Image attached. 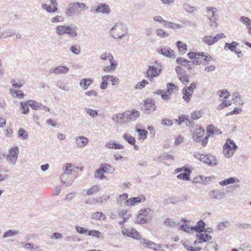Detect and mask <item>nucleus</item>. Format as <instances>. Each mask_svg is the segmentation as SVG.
Returning <instances> with one entry per match:
<instances>
[{
	"label": "nucleus",
	"instance_id": "ea45409f",
	"mask_svg": "<svg viewBox=\"0 0 251 251\" xmlns=\"http://www.w3.org/2000/svg\"><path fill=\"white\" fill-rule=\"evenodd\" d=\"M18 136L22 140H27L28 138V133L24 128H20L18 132Z\"/></svg>",
	"mask_w": 251,
	"mask_h": 251
},
{
	"label": "nucleus",
	"instance_id": "5701e85b",
	"mask_svg": "<svg viewBox=\"0 0 251 251\" xmlns=\"http://www.w3.org/2000/svg\"><path fill=\"white\" fill-rule=\"evenodd\" d=\"M209 194L212 198L217 200H221L224 198L225 196L224 193L217 189L210 191Z\"/></svg>",
	"mask_w": 251,
	"mask_h": 251
},
{
	"label": "nucleus",
	"instance_id": "b1692460",
	"mask_svg": "<svg viewBox=\"0 0 251 251\" xmlns=\"http://www.w3.org/2000/svg\"><path fill=\"white\" fill-rule=\"evenodd\" d=\"M119 216L123 219V220L119 222V224L120 225H123L129 219L130 215L128 213L126 210H123L119 212Z\"/></svg>",
	"mask_w": 251,
	"mask_h": 251
},
{
	"label": "nucleus",
	"instance_id": "f3484780",
	"mask_svg": "<svg viewBox=\"0 0 251 251\" xmlns=\"http://www.w3.org/2000/svg\"><path fill=\"white\" fill-rule=\"evenodd\" d=\"M201 161L211 166H214L217 164V160L215 156L211 154H204Z\"/></svg>",
	"mask_w": 251,
	"mask_h": 251
},
{
	"label": "nucleus",
	"instance_id": "bb28decb",
	"mask_svg": "<svg viewBox=\"0 0 251 251\" xmlns=\"http://www.w3.org/2000/svg\"><path fill=\"white\" fill-rule=\"evenodd\" d=\"M140 243L143 246L153 249L154 251H155V249L158 245V244H156L153 242L147 240L144 238L141 239Z\"/></svg>",
	"mask_w": 251,
	"mask_h": 251
},
{
	"label": "nucleus",
	"instance_id": "f8f14e48",
	"mask_svg": "<svg viewBox=\"0 0 251 251\" xmlns=\"http://www.w3.org/2000/svg\"><path fill=\"white\" fill-rule=\"evenodd\" d=\"M75 144L78 148H83L86 146L89 143V139L84 136H78L74 138Z\"/></svg>",
	"mask_w": 251,
	"mask_h": 251
},
{
	"label": "nucleus",
	"instance_id": "a19ab883",
	"mask_svg": "<svg viewBox=\"0 0 251 251\" xmlns=\"http://www.w3.org/2000/svg\"><path fill=\"white\" fill-rule=\"evenodd\" d=\"M91 218L96 220H104L105 218V216L101 212H96L91 215Z\"/></svg>",
	"mask_w": 251,
	"mask_h": 251
},
{
	"label": "nucleus",
	"instance_id": "de8ad7c7",
	"mask_svg": "<svg viewBox=\"0 0 251 251\" xmlns=\"http://www.w3.org/2000/svg\"><path fill=\"white\" fill-rule=\"evenodd\" d=\"M202 41L205 44L209 46H211L214 44L213 37L211 35L204 36L202 38Z\"/></svg>",
	"mask_w": 251,
	"mask_h": 251
},
{
	"label": "nucleus",
	"instance_id": "774afa93",
	"mask_svg": "<svg viewBox=\"0 0 251 251\" xmlns=\"http://www.w3.org/2000/svg\"><path fill=\"white\" fill-rule=\"evenodd\" d=\"M239 251H251V245L247 243L242 244L240 246Z\"/></svg>",
	"mask_w": 251,
	"mask_h": 251
},
{
	"label": "nucleus",
	"instance_id": "7c9ffc66",
	"mask_svg": "<svg viewBox=\"0 0 251 251\" xmlns=\"http://www.w3.org/2000/svg\"><path fill=\"white\" fill-rule=\"evenodd\" d=\"M68 25H57L55 28V33L59 36L66 34Z\"/></svg>",
	"mask_w": 251,
	"mask_h": 251
},
{
	"label": "nucleus",
	"instance_id": "473e14b6",
	"mask_svg": "<svg viewBox=\"0 0 251 251\" xmlns=\"http://www.w3.org/2000/svg\"><path fill=\"white\" fill-rule=\"evenodd\" d=\"M205 226V224L204 222L201 220H200L197 223L196 226H193V230H195L200 233H201L204 231Z\"/></svg>",
	"mask_w": 251,
	"mask_h": 251
},
{
	"label": "nucleus",
	"instance_id": "a18cd8bd",
	"mask_svg": "<svg viewBox=\"0 0 251 251\" xmlns=\"http://www.w3.org/2000/svg\"><path fill=\"white\" fill-rule=\"evenodd\" d=\"M191 170L185 172L177 175V178L179 179L189 180L190 179V175L191 174Z\"/></svg>",
	"mask_w": 251,
	"mask_h": 251
},
{
	"label": "nucleus",
	"instance_id": "ddd939ff",
	"mask_svg": "<svg viewBox=\"0 0 251 251\" xmlns=\"http://www.w3.org/2000/svg\"><path fill=\"white\" fill-rule=\"evenodd\" d=\"M161 72V70L154 66L150 65L147 71V76L150 79L158 76Z\"/></svg>",
	"mask_w": 251,
	"mask_h": 251
},
{
	"label": "nucleus",
	"instance_id": "a878e982",
	"mask_svg": "<svg viewBox=\"0 0 251 251\" xmlns=\"http://www.w3.org/2000/svg\"><path fill=\"white\" fill-rule=\"evenodd\" d=\"M76 29L77 27L76 26L68 25L66 34L72 38L76 37L78 35Z\"/></svg>",
	"mask_w": 251,
	"mask_h": 251
},
{
	"label": "nucleus",
	"instance_id": "2f4dec72",
	"mask_svg": "<svg viewBox=\"0 0 251 251\" xmlns=\"http://www.w3.org/2000/svg\"><path fill=\"white\" fill-rule=\"evenodd\" d=\"M99 169L103 174L108 171H112L113 172L115 169L110 164L107 163H103L100 165Z\"/></svg>",
	"mask_w": 251,
	"mask_h": 251
},
{
	"label": "nucleus",
	"instance_id": "4d7b16f0",
	"mask_svg": "<svg viewBox=\"0 0 251 251\" xmlns=\"http://www.w3.org/2000/svg\"><path fill=\"white\" fill-rule=\"evenodd\" d=\"M177 77L180 81H181L184 85L189 82V77L185 72L183 73V74L178 75Z\"/></svg>",
	"mask_w": 251,
	"mask_h": 251
},
{
	"label": "nucleus",
	"instance_id": "c03bdc74",
	"mask_svg": "<svg viewBox=\"0 0 251 251\" xmlns=\"http://www.w3.org/2000/svg\"><path fill=\"white\" fill-rule=\"evenodd\" d=\"M174 159V156L173 155H169V154H167L166 153H164V154L161 155V156L158 157L157 159H155V160L156 161L162 162L166 160Z\"/></svg>",
	"mask_w": 251,
	"mask_h": 251
},
{
	"label": "nucleus",
	"instance_id": "4468645a",
	"mask_svg": "<svg viewBox=\"0 0 251 251\" xmlns=\"http://www.w3.org/2000/svg\"><path fill=\"white\" fill-rule=\"evenodd\" d=\"M145 200V197L144 195H141L138 197L132 198L126 200L125 203L127 206L135 205L139 203L144 202Z\"/></svg>",
	"mask_w": 251,
	"mask_h": 251
},
{
	"label": "nucleus",
	"instance_id": "5fc2aeb1",
	"mask_svg": "<svg viewBox=\"0 0 251 251\" xmlns=\"http://www.w3.org/2000/svg\"><path fill=\"white\" fill-rule=\"evenodd\" d=\"M19 233V231L17 230H9L3 234V238H5L7 237H10L13 236Z\"/></svg>",
	"mask_w": 251,
	"mask_h": 251
},
{
	"label": "nucleus",
	"instance_id": "393cba45",
	"mask_svg": "<svg viewBox=\"0 0 251 251\" xmlns=\"http://www.w3.org/2000/svg\"><path fill=\"white\" fill-rule=\"evenodd\" d=\"M207 132L208 136H210L213 135H218L222 134V132L218 127L211 125H209L207 127Z\"/></svg>",
	"mask_w": 251,
	"mask_h": 251
},
{
	"label": "nucleus",
	"instance_id": "79ce46f5",
	"mask_svg": "<svg viewBox=\"0 0 251 251\" xmlns=\"http://www.w3.org/2000/svg\"><path fill=\"white\" fill-rule=\"evenodd\" d=\"M176 45L181 54H183L186 52L187 50V45L186 44L179 41L176 43Z\"/></svg>",
	"mask_w": 251,
	"mask_h": 251
},
{
	"label": "nucleus",
	"instance_id": "bf43d9fd",
	"mask_svg": "<svg viewBox=\"0 0 251 251\" xmlns=\"http://www.w3.org/2000/svg\"><path fill=\"white\" fill-rule=\"evenodd\" d=\"M236 179L234 177H229L220 182V184L222 186L227 185L233 183L235 182Z\"/></svg>",
	"mask_w": 251,
	"mask_h": 251
},
{
	"label": "nucleus",
	"instance_id": "72a5a7b5",
	"mask_svg": "<svg viewBox=\"0 0 251 251\" xmlns=\"http://www.w3.org/2000/svg\"><path fill=\"white\" fill-rule=\"evenodd\" d=\"M10 93L13 97L18 99H23L25 96V94L22 91L16 90L13 88L10 89Z\"/></svg>",
	"mask_w": 251,
	"mask_h": 251
},
{
	"label": "nucleus",
	"instance_id": "cd10ccee",
	"mask_svg": "<svg viewBox=\"0 0 251 251\" xmlns=\"http://www.w3.org/2000/svg\"><path fill=\"white\" fill-rule=\"evenodd\" d=\"M105 146L108 149L115 150L123 149L124 148L123 145L115 143L112 141L106 142L105 144Z\"/></svg>",
	"mask_w": 251,
	"mask_h": 251
},
{
	"label": "nucleus",
	"instance_id": "1a4fd4ad",
	"mask_svg": "<svg viewBox=\"0 0 251 251\" xmlns=\"http://www.w3.org/2000/svg\"><path fill=\"white\" fill-rule=\"evenodd\" d=\"M237 46H238V43L235 41H233L231 43H226L224 46V49L226 50H229L232 52H234L237 55L238 57H240L242 56L243 54L242 51L237 47Z\"/></svg>",
	"mask_w": 251,
	"mask_h": 251
},
{
	"label": "nucleus",
	"instance_id": "e2e57ef3",
	"mask_svg": "<svg viewBox=\"0 0 251 251\" xmlns=\"http://www.w3.org/2000/svg\"><path fill=\"white\" fill-rule=\"evenodd\" d=\"M183 7L186 11L191 14L193 13L196 10L195 7L191 6L187 3L183 4Z\"/></svg>",
	"mask_w": 251,
	"mask_h": 251
},
{
	"label": "nucleus",
	"instance_id": "c9c22d12",
	"mask_svg": "<svg viewBox=\"0 0 251 251\" xmlns=\"http://www.w3.org/2000/svg\"><path fill=\"white\" fill-rule=\"evenodd\" d=\"M217 245L214 242L208 243L204 248V251H217Z\"/></svg>",
	"mask_w": 251,
	"mask_h": 251
},
{
	"label": "nucleus",
	"instance_id": "f03ea898",
	"mask_svg": "<svg viewBox=\"0 0 251 251\" xmlns=\"http://www.w3.org/2000/svg\"><path fill=\"white\" fill-rule=\"evenodd\" d=\"M88 9V7L84 3L73 2L68 5L65 13L67 17H72Z\"/></svg>",
	"mask_w": 251,
	"mask_h": 251
},
{
	"label": "nucleus",
	"instance_id": "3c124183",
	"mask_svg": "<svg viewBox=\"0 0 251 251\" xmlns=\"http://www.w3.org/2000/svg\"><path fill=\"white\" fill-rule=\"evenodd\" d=\"M100 57L101 60H106L108 59L109 62L115 61L113 56L111 53L103 52Z\"/></svg>",
	"mask_w": 251,
	"mask_h": 251
},
{
	"label": "nucleus",
	"instance_id": "c756f323",
	"mask_svg": "<svg viewBox=\"0 0 251 251\" xmlns=\"http://www.w3.org/2000/svg\"><path fill=\"white\" fill-rule=\"evenodd\" d=\"M15 34V30L12 28L6 29L3 32L0 33V38L5 39L8 37H11Z\"/></svg>",
	"mask_w": 251,
	"mask_h": 251
},
{
	"label": "nucleus",
	"instance_id": "680f3d73",
	"mask_svg": "<svg viewBox=\"0 0 251 251\" xmlns=\"http://www.w3.org/2000/svg\"><path fill=\"white\" fill-rule=\"evenodd\" d=\"M85 111L87 114L92 118H95L98 115V110H93L89 108H86Z\"/></svg>",
	"mask_w": 251,
	"mask_h": 251
},
{
	"label": "nucleus",
	"instance_id": "864d4df0",
	"mask_svg": "<svg viewBox=\"0 0 251 251\" xmlns=\"http://www.w3.org/2000/svg\"><path fill=\"white\" fill-rule=\"evenodd\" d=\"M102 82L100 85V88L101 89H105L107 87L108 77V75H104L101 78Z\"/></svg>",
	"mask_w": 251,
	"mask_h": 251
},
{
	"label": "nucleus",
	"instance_id": "6e6552de",
	"mask_svg": "<svg viewBox=\"0 0 251 251\" xmlns=\"http://www.w3.org/2000/svg\"><path fill=\"white\" fill-rule=\"evenodd\" d=\"M142 109L146 114H150L154 111L156 108L154 101L152 100H147L142 106Z\"/></svg>",
	"mask_w": 251,
	"mask_h": 251
},
{
	"label": "nucleus",
	"instance_id": "603ef678",
	"mask_svg": "<svg viewBox=\"0 0 251 251\" xmlns=\"http://www.w3.org/2000/svg\"><path fill=\"white\" fill-rule=\"evenodd\" d=\"M70 51L74 54L78 55L80 53L81 47L80 46H79L78 45L75 44V45H72L70 47Z\"/></svg>",
	"mask_w": 251,
	"mask_h": 251
},
{
	"label": "nucleus",
	"instance_id": "9b49d317",
	"mask_svg": "<svg viewBox=\"0 0 251 251\" xmlns=\"http://www.w3.org/2000/svg\"><path fill=\"white\" fill-rule=\"evenodd\" d=\"M126 113L125 112L122 113H118L114 115L112 120L115 122V124L119 126H122L126 123H127V120H126Z\"/></svg>",
	"mask_w": 251,
	"mask_h": 251
},
{
	"label": "nucleus",
	"instance_id": "f257e3e1",
	"mask_svg": "<svg viewBox=\"0 0 251 251\" xmlns=\"http://www.w3.org/2000/svg\"><path fill=\"white\" fill-rule=\"evenodd\" d=\"M190 59H193L192 61L193 64L198 65L202 64L203 66L208 64L209 62L213 60L212 57L208 53L202 52H190L187 54Z\"/></svg>",
	"mask_w": 251,
	"mask_h": 251
},
{
	"label": "nucleus",
	"instance_id": "e433bc0d",
	"mask_svg": "<svg viewBox=\"0 0 251 251\" xmlns=\"http://www.w3.org/2000/svg\"><path fill=\"white\" fill-rule=\"evenodd\" d=\"M100 190V186L98 184H96L92 186L86 192L87 195H92L96 194Z\"/></svg>",
	"mask_w": 251,
	"mask_h": 251
},
{
	"label": "nucleus",
	"instance_id": "58836bf2",
	"mask_svg": "<svg viewBox=\"0 0 251 251\" xmlns=\"http://www.w3.org/2000/svg\"><path fill=\"white\" fill-rule=\"evenodd\" d=\"M183 245L189 251H200L201 250L202 247H193L191 246V243L188 241H185Z\"/></svg>",
	"mask_w": 251,
	"mask_h": 251
},
{
	"label": "nucleus",
	"instance_id": "2eb2a0df",
	"mask_svg": "<svg viewBox=\"0 0 251 251\" xmlns=\"http://www.w3.org/2000/svg\"><path fill=\"white\" fill-rule=\"evenodd\" d=\"M60 179L61 181L68 186L72 184L75 179V177L72 174L63 173L60 176Z\"/></svg>",
	"mask_w": 251,
	"mask_h": 251
},
{
	"label": "nucleus",
	"instance_id": "09e8293b",
	"mask_svg": "<svg viewBox=\"0 0 251 251\" xmlns=\"http://www.w3.org/2000/svg\"><path fill=\"white\" fill-rule=\"evenodd\" d=\"M20 105L21 110H22V113L24 114H27L29 112V108H28V100L25 102H21Z\"/></svg>",
	"mask_w": 251,
	"mask_h": 251
},
{
	"label": "nucleus",
	"instance_id": "aec40b11",
	"mask_svg": "<svg viewBox=\"0 0 251 251\" xmlns=\"http://www.w3.org/2000/svg\"><path fill=\"white\" fill-rule=\"evenodd\" d=\"M126 113V120L127 123L131 121L135 120L140 115L139 111L136 110L125 111Z\"/></svg>",
	"mask_w": 251,
	"mask_h": 251
},
{
	"label": "nucleus",
	"instance_id": "4be33fe9",
	"mask_svg": "<svg viewBox=\"0 0 251 251\" xmlns=\"http://www.w3.org/2000/svg\"><path fill=\"white\" fill-rule=\"evenodd\" d=\"M218 9L216 7L208 6L206 8L208 19L218 18Z\"/></svg>",
	"mask_w": 251,
	"mask_h": 251
},
{
	"label": "nucleus",
	"instance_id": "6e6d98bb",
	"mask_svg": "<svg viewBox=\"0 0 251 251\" xmlns=\"http://www.w3.org/2000/svg\"><path fill=\"white\" fill-rule=\"evenodd\" d=\"M124 139L131 145H134L135 143V139L127 133H125L123 136Z\"/></svg>",
	"mask_w": 251,
	"mask_h": 251
},
{
	"label": "nucleus",
	"instance_id": "39448f33",
	"mask_svg": "<svg viewBox=\"0 0 251 251\" xmlns=\"http://www.w3.org/2000/svg\"><path fill=\"white\" fill-rule=\"evenodd\" d=\"M237 149L234 141L230 139H227L225 145L223 146V153L226 158H230L231 157L235 150Z\"/></svg>",
	"mask_w": 251,
	"mask_h": 251
},
{
	"label": "nucleus",
	"instance_id": "20e7f679",
	"mask_svg": "<svg viewBox=\"0 0 251 251\" xmlns=\"http://www.w3.org/2000/svg\"><path fill=\"white\" fill-rule=\"evenodd\" d=\"M153 213V211L149 208L141 209L136 217L135 223L145 224L149 222L152 218Z\"/></svg>",
	"mask_w": 251,
	"mask_h": 251
},
{
	"label": "nucleus",
	"instance_id": "a211bd4d",
	"mask_svg": "<svg viewBox=\"0 0 251 251\" xmlns=\"http://www.w3.org/2000/svg\"><path fill=\"white\" fill-rule=\"evenodd\" d=\"M95 12L97 13H102L104 14H109L111 12V10L109 6L105 3H100L97 5Z\"/></svg>",
	"mask_w": 251,
	"mask_h": 251
},
{
	"label": "nucleus",
	"instance_id": "69168bd1",
	"mask_svg": "<svg viewBox=\"0 0 251 251\" xmlns=\"http://www.w3.org/2000/svg\"><path fill=\"white\" fill-rule=\"evenodd\" d=\"M202 116L201 112L200 110H196L191 113V119L194 121V120L200 119Z\"/></svg>",
	"mask_w": 251,
	"mask_h": 251
},
{
	"label": "nucleus",
	"instance_id": "052dcab7",
	"mask_svg": "<svg viewBox=\"0 0 251 251\" xmlns=\"http://www.w3.org/2000/svg\"><path fill=\"white\" fill-rule=\"evenodd\" d=\"M178 224L179 223L176 222L170 218L166 219L164 222V225L166 226L174 227Z\"/></svg>",
	"mask_w": 251,
	"mask_h": 251
},
{
	"label": "nucleus",
	"instance_id": "0eeeda50",
	"mask_svg": "<svg viewBox=\"0 0 251 251\" xmlns=\"http://www.w3.org/2000/svg\"><path fill=\"white\" fill-rule=\"evenodd\" d=\"M212 230V228H208L205 230L204 233L197 234L196 236L197 237V240L195 241L194 245L196 246L199 244H201L203 242H207L210 240L212 239V237L206 233L211 232Z\"/></svg>",
	"mask_w": 251,
	"mask_h": 251
},
{
	"label": "nucleus",
	"instance_id": "412c9836",
	"mask_svg": "<svg viewBox=\"0 0 251 251\" xmlns=\"http://www.w3.org/2000/svg\"><path fill=\"white\" fill-rule=\"evenodd\" d=\"M158 51L159 53L165 56L171 58H175L176 57L175 52L169 47H165L163 49L158 50Z\"/></svg>",
	"mask_w": 251,
	"mask_h": 251
},
{
	"label": "nucleus",
	"instance_id": "c85d7f7f",
	"mask_svg": "<svg viewBox=\"0 0 251 251\" xmlns=\"http://www.w3.org/2000/svg\"><path fill=\"white\" fill-rule=\"evenodd\" d=\"M183 94V99L186 101L189 102L191 99V96L193 93L192 89L188 90L187 87H184L182 91Z\"/></svg>",
	"mask_w": 251,
	"mask_h": 251
},
{
	"label": "nucleus",
	"instance_id": "13d9d810",
	"mask_svg": "<svg viewBox=\"0 0 251 251\" xmlns=\"http://www.w3.org/2000/svg\"><path fill=\"white\" fill-rule=\"evenodd\" d=\"M136 131L138 133V138L139 139L145 140L147 138L148 132L143 129L137 128Z\"/></svg>",
	"mask_w": 251,
	"mask_h": 251
},
{
	"label": "nucleus",
	"instance_id": "423d86ee",
	"mask_svg": "<svg viewBox=\"0 0 251 251\" xmlns=\"http://www.w3.org/2000/svg\"><path fill=\"white\" fill-rule=\"evenodd\" d=\"M19 153V149L17 146L13 147L9 149L6 156V160L10 165L12 166L15 165Z\"/></svg>",
	"mask_w": 251,
	"mask_h": 251
},
{
	"label": "nucleus",
	"instance_id": "338daca9",
	"mask_svg": "<svg viewBox=\"0 0 251 251\" xmlns=\"http://www.w3.org/2000/svg\"><path fill=\"white\" fill-rule=\"evenodd\" d=\"M179 229L187 233H190L193 231V226L190 227L187 225H182L180 226Z\"/></svg>",
	"mask_w": 251,
	"mask_h": 251
},
{
	"label": "nucleus",
	"instance_id": "0e129e2a",
	"mask_svg": "<svg viewBox=\"0 0 251 251\" xmlns=\"http://www.w3.org/2000/svg\"><path fill=\"white\" fill-rule=\"evenodd\" d=\"M239 20L240 22L246 25L247 27L249 26H251V20H250L248 17L241 16L240 17Z\"/></svg>",
	"mask_w": 251,
	"mask_h": 251
},
{
	"label": "nucleus",
	"instance_id": "37998d69",
	"mask_svg": "<svg viewBox=\"0 0 251 251\" xmlns=\"http://www.w3.org/2000/svg\"><path fill=\"white\" fill-rule=\"evenodd\" d=\"M28 104L29 106L33 109L38 110L42 108L43 105L33 100H28Z\"/></svg>",
	"mask_w": 251,
	"mask_h": 251
},
{
	"label": "nucleus",
	"instance_id": "49530a36",
	"mask_svg": "<svg viewBox=\"0 0 251 251\" xmlns=\"http://www.w3.org/2000/svg\"><path fill=\"white\" fill-rule=\"evenodd\" d=\"M92 83V79L84 78L80 80L79 85L81 87H82L84 89H86Z\"/></svg>",
	"mask_w": 251,
	"mask_h": 251
},
{
	"label": "nucleus",
	"instance_id": "f704fd0d",
	"mask_svg": "<svg viewBox=\"0 0 251 251\" xmlns=\"http://www.w3.org/2000/svg\"><path fill=\"white\" fill-rule=\"evenodd\" d=\"M88 235L95 237L101 240L104 239V236L102 233L97 230H91L88 231Z\"/></svg>",
	"mask_w": 251,
	"mask_h": 251
},
{
	"label": "nucleus",
	"instance_id": "7ed1b4c3",
	"mask_svg": "<svg viewBox=\"0 0 251 251\" xmlns=\"http://www.w3.org/2000/svg\"><path fill=\"white\" fill-rule=\"evenodd\" d=\"M127 33V29L125 24L122 22H117L110 30L112 37L116 39H122Z\"/></svg>",
	"mask_w": 251,
	"mask_h": 251
},
{
	"label": "nucleus",
	"instance_id": "4c0bfd02",
	"mask_svg": "<svg viewBox=\"0 0 251 251\" xmlns=\"http://www.w3.org/2000/svg\"><path fill=\"white\" fill-rule=\"evenodd\" d=\"M109 62L110 63V66H106L103 68L102 69L104 72H109L111 71H114L116 69V67L117 66V62L116 60Z\"/></svg>",
	"mask_w": 251,
	"mask_h": 251
},
{
	"label": "nucleus",
	"instance_id": "9d476101",
	"mask_svg": "<svg viewBox=\"0 0 251 251\" xmlns=\"http://www.w3.org/2000/svg\"><path fill=\"white\" fill-rule=\"evenodd\" d=\"M123 235L132 238L136 240H140L142 239L140 233L135 229L124 228L122 230Z\"/></svg>",
	"mask_w": 251,
	"mask_h": 251
},
{
	"label": "nucleus",
	"instance_id": "6ab92c4d",
	"mask_svg": "<svg viewBox=\"0 0 251 251\" xmlns=\"http://www.w3.org/2000/svg\"><path fill=\"white\" fill-rule=\"evenodd\" d=\"M204 134V130L199 127L196 129L193 134V139L194 141L199 143L201 139Z\"/></svg>",
	"mask_w": 251,
	"mask_h": 251
},
{
	"label": "nucleus",
	"instance_id": "dca6fc26",
	"mask_svg": "<svg viewBox=\"0 0 251 251\" xmlns=\"http://www.w3.org/2000/svg\"><path fill=\"white\" fill-rule=\"evenodd\" d=\"M69 71L68 67L65 66H58L55 67H52L50 69V74H54L56 75L62 74H67Z\"/></svg>",
	"mask_w": 251,
	"mask_h": 251
},
{
	"label": "nucleus",
	"instance_id": "8fccbe9b",
	"mask_svg": "<svg viewBox=\"0 0 251 251\" xmlns=\"http://www.w3.org/2000/svg\"><path fill=\"white\" fill-rule=\"evenodd\" d=\"M41 7L43 9L49 13H55L58 10V8H55L54 7H52L51 5H47L45 3L42 4Z\"/></svg>",
	"mask_w": 251,
	"mask_h": 251
}]
</instances>
